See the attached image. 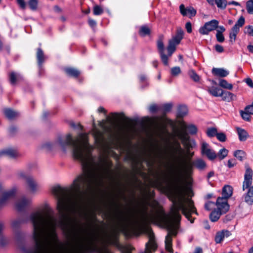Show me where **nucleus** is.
Wrapping results in <instances>:
<instances>
[{
  "label": "nucleus",
  "instance_id": "nucleus-1",
  "mask_svg": "<svg viewBox=\"0 0 253 253\" xmlns=\"http://www.w3.org/2000/svg\"><path fill=\"white\" fill-rule=\"evenodd\" d=\"M42 148L52 151L60 148L66 152L71 148L74 159L81 163L83 172L79 175L69 187L56 185L52 188V193L57 199V209L60 217V223L65 227L68 219L67 212L79 207L82 201L81 195L99 186L102 183L104 174L107 170V164L99 157L91 155L92 147L88 143L87 134L81 133L73 139L71 134L59 137L55 142H46Z\"/></svg>",
  "mask_w": 253,
  "mask_h": 253
},
{
  "label": "nucleus",
  "instance_id": "nucleus-2",
  "mask_svg": "<svg viewBox=\"0 0 253 253\" xmlns=\"http://www.w3.org/2000/svg\"><path fill=\"white\" fill-rule=\"evenodd\" d=\"M194 167L200 170H203L206 168L207 164L202 159H196L193 162L183 160L179 163L172 176L165 178L166 185L159 183V186L168 195L170 200H173L176 209L174 210L175 212H177L178 209H182L183 213L188 217L189 214L187 211L193 209L195 206L194 202L184 195L181 182L183 178H188L191 176Z\"/></svg>",
  "mask_w": 253,
  "mask_h": 253
},
{
  "label": "nucleus",
  "instance_id": "nucleus-3",
  "mask_svg": "<svg viewBox=\"0 0 253 253\" xmlns=\"http://www.w3.org/2000/svg\"><path fill=\"white\" fill-rule=\"evenodd\" d=\"M172 203V205L171 208V215L166 214L164 211L160 207L159 203L155 200H151L148 205L154 209L156 211L154 213H152L150 215L151 220L153 221L159 222L162 224L165 228L168 230L169 232L165 238V248L166 250L170 253H173V250L172 248V238L171 236H175L177 235V229L178 228V224L181 220V215L179 213L180 211H181L182 213L185 215L186 218L190 221L191 223H193L194 218H192L191 214L193 213L198 214L196 208L194 207L191 211H188V217L183 212L182 209H178L177 212H175V208L173 200H170Z\"/></svg>",
  "mask_w": 253,
  "mask_h": 253
},
{
  "label": "nucleus",
  "instance_id": "nucleus-4",
  "mask_svg": "<svg viewBox=\"0 0 253 253\" xmlns=\"http://www.w3.org/2000/svg\"><path fill=\"white\" fill-rule=\"evenodd\" d=\"M184 32L181 28H178L176 34L169 41V44L167 46L168 52V55L164 53V44L163 41V36L159 38L157 42V46L160 55L161 59L164 64L168 66V57H170L172 53L176 50V46L179 44L180 41L183 38Z\"/></svg>",
  "mask_w": 253,
  "mask_h": 253
},
{
  "label": "nucleus",
  "instance_id": "nucleus-5",
  "mask_svg": "<svg viewBox=\"0 0 253 253\" xmlns=\"http://www.w3.org/2000/svg\"><path fill=\"white\" fill-rule=\"evenodd\" d=\"M252 181L253 170L249 166H246L242 189L243 191L247 189V192L243 197L245 202L249 205L253 204V185L251 186Z\"/></svg>",
  "mask_w": 253,
  "mask_h": 253
},
{
  "label": "nucleus",
  "instance_id": "nucleus-6",
  "mask_svg": "<svg viewBox=\"0 0 253 253\" xmlns=\"http://www.w3.org/2000/svg\"><path fill=\"white\" fill-rule=\"evenodd\" d=\"M118 220L121 224L123 231L126 235H128L133 232L138 227L141 226L145 220L143 218L142 221L136 219L131 220L125 218L122 212H120L118 216Z\"/></svg>",
  "mask_w": 253,
  "mask_h": 253
},
{
  "label": "nucleus",
  "instance_id": "nucleus-7",
  "mask_svg": "<svg viewBox=\"0 0 253 253\" xmlns=\"http://www.w3.org/2000/svg\"><path fill=\"white\" fill-rule=\"evenodd\" d=\"M222 197H218L216 202L218 205L223 204V211H228L229 209V206L227 203V199L230 197L232 194V188L229 185L224 186L222 189Z\"/></svg>",
  "mask_w": 253,
  "mask_h": 253
},
{
  "label": "nucleus",
  "instance_id": "nucleus-8",
  "mask_svg": "<svg viewBox=\"0 0 253 253\" xmlns=\"http://www.w3.org/2000/svg\"><path fill=\"white\" fill-rule=\"evenodd\" d=\"M147 234L148 236L149 241L146 243L145 252L142 253H152L157 249V244L155 240L154 233L152 230L148 229L147 230Z\"/></svg>",
  "mask_w": 253,
  "mask_h": 253
},
{
  "label": "nucleus",
  "instance_id": "nucleus-9",
  "mask_svg": "<svg viewBox=\"0 0 253 253\" xmlns=\"http://www.w3.org/2000/svg\"><path fill=\"white\" fill-rule=\"evenodd\" d=\"M3 187L0 184V207L5 206L8 201L14 196L15 191L14 189L3 191Z\"/></svg>",
  "mask_w": 253,
  "mask_h": 253
},
{
  "label": "nucleus",
  "instance_id": "nucleus-10",
  "mask_svg": "<svg viewBox=\"0 0 253 253\" xmlns=\"http://www.w3.org/2000/svg\"><path fill=\"white\" fill-rule=\"evenodd\" d=\"M245 22V18L242 16L239 18L234 26L232 28L231 31L229 33V41L232 44L235 42L237 35L240 31V28L243 26Z\"/></svg>",
  "mask_w": 253,
  "mask_h": 253
},
{
  "label": "nucleus",
  "instance_id": "nucleus-11",
  "mask_svg": "<svg viewBox=\"0 0 253 253\" xmlns=\"http://www.w3.org/2000/svg\"><path fill=\"white\" fill-rule=\"evenodd\" d=\"M201 154L206 156L210 161H213L217 158L215 152L211 148L210 145L205 141L201 142Z\"/></svg>",
  "mask_w": 253,
  "mask_h": 253
},
{
  "label": "nucleus",
  "instance_id": "nucleus-12",
  "mask_svg": "<svg viewBox=\"0 0 253 253\" xmlns=\"http://www.w3.org/2000/svg\"><path fill=\"white\" fill-rule=\"evenodd\" d=\"M219 22L217 20H212L206 22L204 26L200 28L199 32L202 35H208L210 32L212 31L218 27Z\"/></svg>",
  "mask_w": 253,
  "mask_h": 253
},
{
  "label": "nucleus",
  "instance_id": "nucleus-13",
  "mask_svg": "<svg viewBox=\"0 0 253 253\" xmlns=\"http://www.w3.org/2000/svg\"><path fill=\"white\" fill-rule=\"evenodd\" d=\"M25 182L28 188L33 193H36L40 189L39 184L32 176L27 177Z\"/></svg>",
  "mask_w": 253,
  "mask_h": 253
},
{
  "label": "nucleus",
  "instance_id": "nucleus-14",
  "mask_svg": "<svg viewBox=\"0 0 253 253\" xmlns=\"http://www.w3.org/2000/svg\"><path fill=\"white\" fill-rule=\"evenodd\" d=\"M216 206L217 207V210L213 211L211 213L210 216L211 220L213 222L217 221L221 214H224L227 212V211L224 212V211H223L224 205L223 204H220V205H218L217 204V202H216Z\"/></svg>",
  "mask_w": 253,
  "mask_h": 253
},
{
  "label": "nucleus",
  "instance_id": "nucleus-15",
  "mask_svg": "<svg viewBox=\"0 0 253 253\" xmlns=\"http://www.w3.org/2000/svg\"><path fill=\"white\" fill-rule=\"evenodd\" d=\"M180 13L184 16H188L189 18L194 17L196 14V10L193 7L189 6L185 7L184 4H182L179 6Z\"/></svg>",
  "mask_w": 253,
  "mask_h": 253
},
{
  "label": "nucleus",
  "instance_id": "nucleus-16",
  "mask_svg": "<svg viewBox=\"0 0 253 253\" xmlns=\"http://www.w3.org/2000/svg\"><path fill=\"white\" fill-rule=\"evenodd\" d=\"M31 200L25 197L19 199L16 203V208L18 211H24L30 204Z\"/></svg>",
  "mask_w": 253,
  "mask_h": 253
},
{
  "label": "nucleus",
  "instance_id": "nucleus-17",
  "mask_svg": "<svg viewBox=\"0 0 253 253\" xmlns=\"http://www.w3.org/2000/svg\"><path fill=\"white\" fill-rule=\"evenodd\" d=\"M231 235V232L227 230H222L216 233L215 236V242L217 244L220 243L225 238H227Z\"/></svg>",
  "mask_w": 253,
  "mask_h": 253
},
{
  "label": "nucleus",
  "instance_id": "nucleus-18",
  "mask_svg": "<svg viewBox=\"0 0 253 253\" xmlns=\"http://www.w3.org/2000/svg\"><path fill=\"white\" fill-rule=\"evenodd\" d=\"M119 232L116 230H114L112 232L108 235V242L112 245L118 246V243Z\"/></svg>",
  "mask_w": 253,
  "mask_h": 253
},
{
  "label": "nucleus",
  "instance_id": "nucleus-19",
  "mask_svg": "<svg viewBox=\"0 0 253 253\" xmlns=\"http://www.w3.org/2000/svg\"><path fill=\"white\" fill-rule=\"evenodd\" d=\"M93 134L96 143L100 147L102 146V143L104 142V138L103 132L100 130L94 128Z\"/></svg>",
  "mask_w": 253,
  "mask_h": 253
},
{
  "label": "nucleus",
  "instance_id": "nucleus-20",
  "mask_svg": "<svg viewBox=\"0 0 253 253\" xmlns=\"http://www.w3.org/2000/svg\"><path fill=\"white\" fill-rule=\"evenodd\" d=\"M5 156L11 158H14L19 156L16 150L12 149H7L0 151V157Z\"/></svg>",
  "mask_w": 253,
  "mask_h": 253
},
{
  "label": "nucleus",
  "instance_id": "nucleus-21",
  "mask_svg": "<svg viewBox=\"0 0 253 253\" xmlns=\"http://www.w3.org/2000/svg\"><path fill=\"white\" fill-rule=\"evenodd\" d=\"M220 96L222 97V100L228 102L236 99V95L235 94L229 91H224L223 89L221 92Z\"/></svg>",
  "mask_w": 253,
  "mask_h": 253
},
{
  "label": "nucleus",
  "instance_id": "nucleus-22",
  "mask_svg": "<svg viewBox=\"0 0 253 253\" xmlns=\"http://www.w3.org/2000/svg\"><path fill=\"white\" fill-rule=\"evenodd\" d=\"M212 73L216 76L223 78L227 76L229 72L223 68H213L212 69Z\"/></svg>",
  "mask_w": 253,
  "mask_h": 253
},
{
  "label": "nucleus",
  "instance_id": "nucleus-23",
  "mask_svg": "<svg viewBox=\"0 0 253 253\" xmlns=\"http://www.w3.org/2000/svg\"><path fill=\"white\" fill-rule=\"evenodd\" d=\"M173 153L175 155H177L179 156H181L184 152L183 149L182 148L180 143L177 140H175L173 142V145L171 147Z\"/></svg>",
  "mask_w": 253,
  "mask_h": 253
},
{
  "label": "nucleus",
  "instance_id": "nucleus-24",
  "mask_svg": "<svg viewBox=\"0 0 253 253\" xmlns=\"http://www.w3.org/2000/svg\"><path fill=\"white\" fill-rule=\"evenodd\" d=\"M5 117L9 120H13L19 116L18 112L10 108H6L3 110Z\"/></svg>",
  "mask_w": 253,
  "mask_h": 253
},
{
  "label": "nucleus",
  "instance_id": "nucleus-25",
  "mask_svg": "<svg viewBox=\"0 0 253 253\" xmlns=\"http://www.w3.org/2000/svg\"><path fill=\"white\" fill-rule=\"evenodd\" d=\"M36 57L38 65L40 66V67H41L42 64L43 63L45 60V56L44 54L43 51L41 48H38L37 49Z\"/></svg>",
  "mask_w": 253,
  "mask_h": 253
},
{
  "label": "nucleus",
  "instance_id": "nucleus-26",
  "mask_svg": "<svg viewBox=\"0 0 253 253\" xmlns=\"http://www.w3.org/2000/svg\"><path fill=\"white\" fill-rule=\"evenodd\" d=\"M208 92L214 97L220 96L221 92L222 89L215 86L208 87L207 89Z\"/></svg>",
  "mask_w": 253,
  "mask_h": 253
},
{
  "label": "nucleus",
  "instance_id": "nucleus-27",
  "mask_svg": "<svg viewBox=\"0 0 253 253\" xmlns=\"http://www.w3.org/2000/svg\"><path fill=\"white\" fill-rule=\"evenodd\" d=\"M64 71L68 76L74 78H77L80 74L79 70L73 68H66Z\"/></svg>",
  "mask_w": 253,
  "mask_h": 253
},
{
  "label": "nucleus",
  "instance_id": "nucleus-28",
  "mask_svg": "<svg viewBox=\"0 0 253 253\" xmlns=\"http://www.w3.org/2000/svg\"><path fill=\"white\" fill-rule=\"evenodd\" d=\"M113 119H112L109 116H107V119L110 122H118L120 121L121 119L125 118L124 113L118 114L117 113H111Z\"/></svg>",
  "mask_w": 253,
  "mask_h": 253
},
{
  "label": "nucleus",
  "instance_id": "nucleus-29",
  "mask_svg": "<svg viewBox=\"0 0 253 253\" xmlns=\"http://www.w3.org/2000/svg\"><path fill=\"white\" fill-rule=\"evenodd\" d=\"M177 137L181 139L182 144L189 141V137L185 130L177 132Z\"/></svg>",
  "mask_w": 253,
  "mask_h": 253
},
{
  "label": "nucleus",
  "instance_id": "nucleus-30",
  "mask_svg": "<svg viewBox=\"0 0 253 253\" xmlns=\"http://www.w3.org/2000/svg\"><path fill=\"white\" fill-rule=\"evenodd\" d=\"M188 113L187 108L184 105L179 106L178 108L177 117L182 118L187 115Z\"/></svg>",
  "mask_w": 253,
  "mask_h": 253
},
{
  "label": "nucleus",
  "instance_id": "nucleus-31",
  "mask_svg": "<svg viewBox=\"0 0 253 253\" xmlns=\"http://www.w3.org/2000/svg\"><path fill=\"white\" fill-rule=\"evenodd\" d=\"M237 131L239 140L241 141H245L248 136V132L245 130L240 128H238Z\"/></svg>",
  "mask_w": 253,
  "mask_h": 253
},
{
  "label": "nucleus",
  "instance_id": "nucleus-32",
  "mask_svg": "<svg viewBox=\"0 0 253 253\" xmlns=\"http://www.w3.org/2000/svg\"><path fill=\"white\" fill-rule=\"evenodd\" d=\"M151 30L147 26H143L140 28L139 34L142 37H145L150 34Z\"/></svg>",
  "mask_w": 253,
  "mask_h": 253
},
{
  "label": "nucleus",
  "instance_id": "nucleus-33",
  "mask_svg": "<svg viewBox=\"0 0 253 253\" xmlns=\"http://www.w3.org/2000/svg\"><path fill=\"white\" fill-rule=\"evenodd\" d=\"M219 85L221 87L229 90H231L233 88V85L228 83L226 80L224 79L219 80Z\"/></svg>",
  "mask_w": 253,
  "mask_h": 253
},
{
  "label": "nucleus",
  "instance_id": "nucleus-34",
  "mask_svg": "<svg viewBox=\"0 0 253 253\" xmlns=\"http://www.w3.org/2000/svg\"><path fill=\"white\" fill-rule=\"evenodd\" d=\"M228 151L225 148L220 149L219 152L216 154L217 158L218 157L220 160L224 159L228 155Z\"/></svg>",
  "mask_w": 253,
  "mask_h": 253
},
{
  "label": "nucleus",
  "instance_id": "nucleus-35",
  "mask_svg": "<svg viewBox=\"0 0 253 253\" xmlns=\"http://www.w3.org/2000/svg\"><path fill=\"white\" fill-rule=\"evenodd\" d=\"M9 81L12 85H15L16 81L18 80L19 76L15 72H11L9 75Z\"/></svg>",
  "mask_w": 253,
  "mask_h": 253
},
{
  "label": "nucleus",
  "instance_id": "nucleus-36",
  "mask_svg": "<svg viewBox=\"0 0 253 253\" xmlns=\"http://www.w3.org/2000/svg\"><path fill=\"white\" fill-rule=\"evenodd\" d=\"M215 4L218 8L225 9L227 5V1L226 0H215Z\"/></svg>",
  "mask_w": 253,
  "mask_h": 253
},
{
  "label": "nucleus",
  "instance_id": "nucleus-37",
  "mask_svg": "<svg viewBox=\"0 0 253 253\" xmlns=\"http://www.w3.org/2000/svg\"><path fill=\"white\" fill-rule=\"evenodd\" d=\"M184 129H187L189 132L191 134H195L197 132V128L195 125H190L189 126L184 125Z\"/></svg>",
  "mask_w": 253,
  "mask_h": 253
},
{
  "label": "nucleus",
  "instance_id": "nucleus-38",
  "mask_svg": "<svg viewBox=\"0 0 253 253\" xmlns=\"http://www.w3.org/2000/svg\"><path fill=\"white\" fill-rule=\"evenodd\" d=\"M188 74L190 78L194 82H197L199 81L200 77L198 75V74L196 73V72L194 70H189Z\"/></svg>",
  "mask_w": 253,
  "mask_h": 253
},
{
  "label": "nucleus",
  "instance_id": "nucleus-39",
  "mask_svg": "<svg viewBox=\"0 0 253 253\" xmlns=\"http://www.w3.org/2000/svg\"><path fill=\"white\" fill-rule=\"evenodd\" d=\"M217 133V130L215 127H210L208 128L206 133L209 137H212L216 135Z\"/></svg>",
  "mask_w": 253,
  "mask_h": 253
},
{
  "label": "nucleus",
  "instance_id": "nucleus-40",
  "mask_svg": "<svg viewBox=\"0 0 253 253\" xmlns=\"http://www.w3.org/2000/svg\"><path fill=\"white\" fill-rule=\"evenodd\" d=\"M246 9L248 13L253 14V0H249L247 1Z\"/></svg>",
  "mask_w": 253,
  "mask_h": 253
},
{
  "label": "nucleus",
  "instance_id": "nucleus-41",
  "mask_svg": "<svg viewBox=\"0 0 253 253\" xmlns=\"http://www.w3.org/2000/svg\"><path fill=\"white\" fill-rule=\"evenodd\" d=\"M181 69L179 67H172L170 70V74L173 77L177 76L181 73Z\"/></svg>",
  "mask_w": 253,
  "mask_h": 253
},
{
  "label": "nucleus",
  "instance_id": "nucleus-42",
  "mask_svg": "<svg viewBox=\"0 0 253 253\" xmlns=\"http://www.w3.org/2000/svg\"><path fill=\"white\" fill-rule=\"evenodd\" d=\"M234 156L240 161H242L245 156V153L242 150H237L234 153Z\"/></svg>",
  "mask_w": 253,
  "mask_h": 253
},
{
  "label": "nucleus",
  "instance_id": "nucleus-43",
  "mask_svg": "<svg viewBox=\"0 0 253 253\" xmlns=\"http://www.w3.org/2000/svg\"><path fill=\"white\" fill-rule=\"evenodd\" d=\"M93 14L95 15H99L103 13V9L100 6L96 5L93 7Z\"/></svg>",
  "mask_w": 253,
  "mask_h": 253
},
{
  "label": "nucleus",
  "instance_id": "nucleus-44",
  "mask_svg": "<svg viewBox=\"0 0 253 253\" xmlns=\"http://www.w3.org/2000/svg\"><path fill=\"white\" fill-rule=\"evenodd\" d=\"M28 4L30 6V8L32 10H35L37 8L38 0H30L28 2Z\"/></svg>",
  "mask_w": 253,
  "mask_h": 253
},
{
  "label": "nucleus",
  "instance_id": "nucleus-45",
  "mask_svg": "<svg viewBox=\"0 0 253 253\" xmlns=\"http://www.w3.org/2000/svg\"><path fill=\"white\" fill-rule=\"evenodd\" d=\"M17 175L19 178L24 179L25 181H26L27 177L31 176L30 175H28L26 172L23 170H19L17 171Z\"/></svg>",
  "mask_w": 253,
  "mask_h": 253
},
{
  "label": "nucleus",
  "instance_id": "nucleus-46",
  "mask_svg": "<svg viewBox=\"0 0 253 253\" xmlns=\"http://www.w3.org/2000/svg\"><path fill=\"white\" fill-rule=\"evenodd\" d=\"M24 222V221L22 219H20V218L17 219L12 221V222L11 223L12 227L13 228H17L19 227L20 225Z\"/></svg>",
  "mask_w": 253,
  "mask_h": 253
},
{
  "label": "nucleus",
  "instance_id": "nucleus-47",
  "mask_svg": "<svg viewBox=\"0 0 253 253\" xmlns=\"http://www.w3.org/2000/svg\"><path fill=\"white\" fill-rule=\"evenodd\" d=\"M240 114L243 120L247 121H250L251 120V115L245 110L244 111H241Z\"/></svg>",
  "mask_w": 253,
  "mask_h": 253
},
{
  "label": "nucleus",
  "instance_id": "nucleus-48",
  "mask_svg": "<svg viewBox=\"0 0 253 253\" xmlns=\"http://www.w3.org/2000/svg\"><path fill=\"white\" fill-rule=\"evenodd\" d=\"M216 136L217 139L221 142H225L226 140V136L224 133H217Z\"/></svg>",
  "mask_w": 253,
  "mask_h": 253
},
{
  "label": "nucleus",
  "instance_id": "nucleus-49",
  "mask_svg": "<svg viewBox=\"0 0 253 253\" xmlns=\"http://www.w3.org/2000/svg\"><path fill=\"white\" fill-rule=\"evenodd\" d=\"M216 38L217 41L219 42H223L225 40L222 33H221V32H219V30H217V32L216 34Z\"/></svg>",
  "mask_w": 253,
  "mask_h": 253
},
{
  "label": "nucleus",
  "instance_id": "nucleus-50",
  "mask_svg": "<svg viewBox=\"0 0 253 253\" xmlns=\"http://www.w3.org/2000/svg\"><path fill=\"white\" fill-rule=\"evenodd\" d=\"M215 205H216V203L215 204L213 202L209 201L205 204V208L207 211H211Z\"/></svg>",
  "mask_w": 253,
  "mask_h": 253
},
{
  "label": "nucleus",
  "instance_id": "nucleus-51",
  "mask_svg": "<svg viewBox=\"0 0 253 253\" xmlns=\"http://www.w3.org/2000/svg\"><path fill=\"white\" fill-rule=\"evenodd\" d=\"M184 146L185 147L186 150V153H189L190 148H192L193 147V144L190 142V141H188L185 143H184L183 144Z\"/></svg>",
  "mask_w": 253,
  "mask_h": 253
},
{
  "label": "nucleus",
  "instance_id": "nucleus-52",
  "mask_svg": "<svg viewBox=\"0 0 253 253\" xmlns=\"http://www.w3.org/2000/svg\"><path fill=\"white\" fill-rule=\"evenodd\" d=\"M245 33L253 37V27L252 26H247L245 27Z\"/></svg>",
  "mask_w": 253,
  "mask_h": 253
},
{
  "label": "nucleus",
  "instance_id": "nucleus-53",
  "mask_svg": "<svg viewBox=\"0 0 253 253\" xmlns=\"http://www.w3.org/2000/svg\"><path fill=\"white\" fill-rule=\"evenodd\" d=\"M172 107V103H167L163 105V108L165 113L170 111Z\"/></svg>",
  "mask_w": 253,
  "mask_h": 253
},
{
  "label": "nucleus",
  "instance_id": "nucleus-54",
  "mask_svg": "<svg viewBox=\"0 0 253 253\" xmlns=\"http://www.w3.org/2000/svg\"><path fill=\"white\" fill-rule=\"evenodd\" d=\"M245 110L247 111L250 115H253V103L251 105L246 107Z\"/></svg>",
  "mask_w": 253,
  "mask_h": 253
},
{
  "label": "nucleus",
  "instance_id": "nucleus-55",
  "mask_svg": "<svg viewBox=\"0 0 253 253\" xmlns=\"http://www.w3.org/2000/svg\"><path fill=\"white\" fill-rule=\"evenodd\" d=\"M70 125L71 127H72L74 128H79L81 130H82L83 128V126H81L80 124L79 123L77 125L74 122H70Z\"/></svg>",
  "mask_w": 253,
  "mask_h": 253
},
{
  "label": "nucleus",
  "instance_id": "nucleus-56",
  "mask_svg": "<svg viewBox=\"0 0 253 253\" xmlns=\"http://www.w3.org/2000/svg\"><path fill=\"white\" fill-rule=\"evenodd\" d=\"M19 6L23 9L26 8V3L24 0H16Z\"/></svg>",
  "mask_w": 253,
  "mask_h": 253
},
{
  "label": "nucleus",
  "instance_id": "nucleus-57",
  "mask_svg": "<svg viewBox=\"0 0 253 253\" xmlns=\"http://www.w3.org/2000/svg\"><path fill=\"white\" fill-rule=\"evenodd\" d=\"M214 47L215 50L218 53H222L224 51V48L223 46L219 44H216Z\"/></svg>",
  "mask_w": 253,
  "mask_h": 253
},
{
  "label": "nucleus",
  "instance_id": "nucleus-58",
  "mask_svg": "<svg viewBox=\"0 0 253 253\" xmlns=\"http://www.w3.org/2000/svg\"><path fill=\"white\" fill-rule=\"evenodd\" d=\"M88 22L89 25L92 28H94L96 25V21L92 19L91 18H89L88 19Z\"/></svg>",
  "mask_w": 253,
  "mask_h": 253
},
{
  "label": "nucleus",
  "instance_id": "nucleus-59",
  "mask_svg": "<svg viewBox=\"0 0 253 253\" xmlns=\"http://www.w3.org/2000/svg\"><path fill=\"white\" fill-rule=\"evenodd\" d=\"M7 244V240L3 237L0 238V245L1 246H4Z\"/></svg>",
  "mask_w": 253,
  "mask_h": 253
},
{
  "label": "nucleus",
  "instance_id": "nucleus-60",
  "mask_svg": "<svg viewBox=\"0 0 253 253\" xmlns=\"http://www.w3.org/2000/svg\"><path fill=\"white\" fill-rule=\"evenodd\" d=\"M185 28L186 29L187 32L188 33H190L192 32V26L190 22H187L186 23Z\"/></svg>",
  "mask_w": 253,
  "mask_h": 253
},
{
  "label": "nucleus",
  "instance_id": "nucleus-61",
  "mask_svg": "<svg viewBox=\"0 0 253 253\" xmlns=\"http://www.w3.org/2000/svg\"><path fill=\"white\" fill-rule=\"evenodd\" d=\"M149 110L151 112H155L158 110V107L155 104L151 105L149 108Z\"/></svg>",
  "mask_w": 253,
  "mask_h": 253
},
{
  "label": "nucleus",
  "instance_id": "nucleus-62",
  "mask_svg": "<svg viewBox=\"0 0 253 253\" xmlns=\"http://www.w3.org/2000/svg\"><path fill=\"white\" fill-rule=\"evenodd\" d=\"M247 84L251 87L253 88V82L251 78H247L245 80Z\"/></svg>",
  "mask_w": 253,
  "mask_h": 253
},
{
  "label": "nucleus",
  "instance_id": "nucleus-63",
  "mask_svg": "<svg viewBox=\"0 0 253 253\" xmlns=\"http://www.w3.org/2000/svg\"><path fill=\"white\" fill-rule=\"evenodd\" d=\"M235 164V160L233 159L229 160L228 161V166L231 168L234 166Z\"/></svg>",
  "mask_w": 253,
  "mask_h": 253
},
{
  "label": "nucleus",
  "instance_id": "nucleus-64",
  "mask_svg": "<svg viewBox=\"0 0 253 253\" xmlns=\"http://www.w3.org/2000/svg\"><path fill=\"white\" fill-rule=\"evenodd\" d=\"M9 131V133L13 135L17 131V128L14 126H11L10 127Z\"/></svg>",
  "mask_w": 253,
  "mask_h": 253
}]
</instances>
